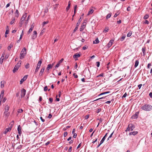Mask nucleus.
Here are the masks:
<instances>
[{"instance_id":"nucleus-1","label":"nucleus","mask_w":152,"mask_h":152,"mask_svg":"<svg viewBox=\"0 0 152 152\" xmlns=\"http://www.w3.org/2000/svg\"><path fill=\"white\" fill-rule=\"evenodd\" d=\"M142 110L146 111H150L152 109V106L150 104H145L142 107Z\"/></svg>"},{"instance_id":"nucleus-2","label":"nucleus","mask_w":152,"mask_h":152,"mask_svg":"<svg viewBox=\"0 0 152 152\" xmlns=\"http://www.w3.org/2000/svg\"><path fill=\"white\" fill-rule=\"evenodd\" d=\"M26 49L24 48L20 52V58L21 59H23L25 56L26 54Z\"/></svg>"},{"instance_id":"nucleus-3","label":"nucleus","mask_w":152,"mask_h":152,"mask_svg":"<svg viewBox=\"0 0 152 152\" xmlns=\"http://www.w3.org/2000/svg\"><path fill=\"white\" fill-rule=\"evenodd\" d=\"M21 63V61H19L17 64L15 66L12 70L14 73L16 72V71L18 69V68L20 66Z\"/></svg>"},{"instance_id":"nucleus-4","label":"nucleus","mask_w":152,"mask_h":152,"mask_svg":"<svg viewBox=\"0 0 152 152\" xmlns=\"http://www.w3.org/2000/svg\"><path fill=\"white\" fill-rule=\"evenodd\" d=\"M84 72L85 77L88 79L90 78L91 73L89 69H88V70L85 69Z\"/></svg>"},{"instance_id":"nucleus-5","label":"nucleus","mask_w":152,"mask_h":152,"mask_svg":"<svg viewBox=\"0 0 152 152\" xmlns=\"http://www.w3.org/2000/svg\"><path fill=\"white\" fill-rule=\"evenodd\" d=\"M135 128V126L132 124H129L128 125V127L127 128L126 130L125 131H132Z\"/></svg>"},{"instance_id":"nucleus-6","label":"nucleus","mask_w":152,"mask_h":152,"mask_svg":"<svg viewBox=\"0 0 152 152\" xmlns=\"http://www.w3.org/2000/svg\"><path fill=\"white\" fill-rule=\"evenodd\" d=\"M81 18H80L79 20L77 23V24L76 26V27L73 30V33H75V31L77 29L79 25L80 24V22L81 21V20H80Z\"/></svg>"},{"instance_id":"nucleus-7","label":"nucleus","mask_w":152,"mask_h":152,"mask_svg":"<svg viewBox=\"0 0 152 152\" xmlns=\"http://www.w3.org/2000/svg\"><path fill=\"white\" fill-rule=\"evenodd\" d=\"M28 75H26L23 78H22L20 80V84H21L23 83V82L24 81L26 80V79H27Z\"/></svg>"},{"instance_id":"nucleus-8","label":"nucleus","mask_w":152,"mask_h":152,"mask_svg":"<svg viewBox=\"0 0 152 152\" xmlns=\"http://www.w3.org/2000/svg\"><path fill=\"white\" fill-rule=\"evenodd\" d=\"M26 91L24 89H23L21 91V97L22 98L23 97H24L26 95Z\"/></svg>"},{"instance_id":"nucleus-9","label":"nucleus","mask_w":152,"mask_h":152,"mask_svg":"<svg viewBox=\"0 0 152 152\" xmlns=\"http://www.w3.org/2000/svg\"><path fill=\"white\" fill-rule=\"evenodd\" d=\"M64 59L63 58L61 59L58 63L55 66L56 68H57L58 67L60 64L62 62V61H64Z\"/></svg>"},{"instance_id":"nucleus-10","label":"nucleus","mask_w":152,"mask_h":152,"mask_svg":"<svg viewBox=\"0 0 152 152\" xmlns=\"http://www.w3.org/2000/svg\"><path fill=\"white\" fill-rule=\"evenodd\" d=\"M113 40H111L108 43L107 45V47H108V48H110L111 46V45L113 44Z\"/></svg>"},{"instance_id":"nucleus-11","label":"nucleus","mask_w":152,"mask_h":152,"mask_svg":"<svg viewBox=\"0 0 152 152\" xmlns=\"http://www.w3.org/2000/svg\"><path fill=\"white\" fill-rule=\"evenodd\" d=\"M80 53H77L73 55V57L74 58H78L80 57Z\"/></svg>"},{"instance_id":"nucleus-12","label":"nucleus","mask_w":152,"mask_h":152,"mask_svg":"<svg viewBox=\"0 0 152 152\" xmlns=\"http://www.w3.org/2000/svg\"><path fill=\"white\" fill-rule=\"evenodd\" d=\"M5 111L4 112V114L7 113H7L8 111L9 110V107L8 105H7L5 107Z\"/></svg>"},{"instance_id":"nucleus-13","label":"nucleus","mask_w":152,"mask_h":152,"mask_svg":"<svg viewBox=\"0 0 152 152\" xmlns=\"http://www.w3.org/2000/svg\"><path fill=\"white\" fill-rule=\"evenodd\" d=\"M45 69V67L42 68L40 70L39 74V75H40L41 76H42L43 74V72H44Z\"/></svg>"},{"instance_id":"nucleus-14","label":"nucleus","mask_w":152,"mask_h":152,"mask_svg":"<svg viewBox=\"0 0 152 152\" xmlns=\"http://www.w3.org/2000/svg\"><path fill=\"white\" fill-rule=\"evenodd\" d=\"M18 133L20 135L22 133L21 131V127L19 125L18 126Z\"/></svg>"},{"instance_id":"nucleus-15","label":"nucleus","mask_w":152,"mask_h":152,"mask_svg":"<svg viewBox=\"0 0 152 152\" xmlns=\"http://www.w3.org/2000/svg\"><path fill=\"white\" fill-rule=\"evenodd\" d=\"M37 35V33L36 31H34L33 32V36H32V38L33 39H34L36 38Z\"/></svg>"},{"instance_id":"nucleus-16","label":"nucleus","mask_w":152,"mask_h":152,"mask_svg":"<svg viewBox=\"0 0 152 152\" xmlns=\"http://www.w3.org/2000/svg\"><path fill=\"white\" fill-rule=\"evenodd\" d=\"M4 92L3 90L1 91V93L0 95V99H1V100L3 98L4 95Z\"/></svg>"},{"instance_id":"nucleus-17","label":"nucleus","mask_w":152,"mask_h":152,"mask_svg":"<svg viewBox=\"0 0 152 152\" xmlns=\"http://www.w3.org/2000/svg\"><path fill=\"white\" fill-rule=\"evenodd\" d=\"M52 68V66H51V64H49L48 65L47 67L46 68L47 72L49 73L48 71L50 69H51Z\"/></svg>"},{"instance_id":"nucleus-18","label":"nucleus","mask_w":152,"mask_h":152,"mask_svg":"<svg viewBox=\"0 0 152 152\" xmlns=\"http://www.w3.org/2000/svg\"><path fill=\"white\" fill-rule=\"evenodd\" d=\"M137 133H138V132L137 131H134V132L129 133V135H135L137 134Z\"/></svg>"},{"instance_id":"nucleus-19","label":"nucleus","mask_w":152,"mask_h":152,"mask_svg":"<svg viewBox=\"0 0 152 152\" xmlns=\"http://www.w3.org/2000/svg\"><path fill=\"white\" fill-rule=\"evenodd\" d=\"M6 83V82L4 81H2L1 82V88H3L4 86V85Z\"/></svg>"},{"instance_id":"nucleus-20","label":"nucleus","mask_w":152,"mask_h":152,"mask_svg":"<svg viewBox=\"0 0 152 152\" xmlns=\"http://www.w3.org/2000/svg\"><path fill=\"white\" fill-rule=\"evenodd\" d=\"M145 50H146V48H145V47H143L142 48V50L143 53V56H145Z\"/></svg>"},{"instance_id":"nucleus-21","label":"nucleus","mask_w":152,"mask_h":152,"mask_svg":"<svg viewBox=\"0 0 152 152\" xmlns=\"http://www.w3.org/2000/svg\"><path fill=\"white\" fill-rule=\"evenodd\" d=\"M27 17L26 14L24 15L21 18L20 20L23 21Z\"/></svg>"},{"instance_id":"nucleus-22","label":"nucleus","mask_w":152,"mask_h":152,"mask_svg":"<svg viewBox=\"0 0 152 152\" xmlns=\"http://www.w3.org/2000/svg\"><path fill=\"white\" fill-rule=\"evenodd\" d=\"M11 130V128L10 127H9V128H7L5 129V131L4 132V133L6 134L8 132L10 131Z\"/></svg>"},{"instance_id":"nucleus-23","label":"nucleus","mask_w":152,"mask_h":152,"mask_svg":"<svg viewBox=\"0 0 152 152\" xmlns=\"http://www.w3.org/2000/svg\"><path fill=\"white\" fill-rule=\"evenodd\" d=\"M138 117V115H134L131 117V118L132 119H136Z\"/></svg>"},{"instance_id":"nucleus-24","label":"nucleus","mask_w":152,"mask_h":152,"mask_svg":"<svg viewBox=\"0 0 152 152\" xmlns=\"http://www.w3.org/2000/svg\"><path fill=\"white\" fill-rule=\"evenodd\" d=\"M42 59H41L40 60L38 61L37 65H39L41 66V64L42 63Z\"/></svg>"},{"instance_id":"nucleus-25","label":"nucleus","mask_w":152,"mask_h":152,"mask_svg":"<svg viewBox=\"0 0 152 152\" xmlns=\"http://www.w3.org/2000/svg\"><path fill=\"white\" fill-rule=\"evenodd\" d=\"M99 42V41L98 39V38H97L96 39V40L93 41V43L94 44H97Z\"/></svg>"},{"instance_id":"nucleus-26","label":"nucleus","mask_w":152,"mask_h":152,"mask_svg":"<svg viewBox=\"0 0 152 152\" xmlns=\"http://www.w3.org/2000/svg\"><path fill=\"white\" fill-rule=\"evenodd\" d=\"M19 16V12L18 10H16L15 13V16L16 17H18Z\"/></svg>"},{"instance_id":"nucleus-27","label":"nucleus","mask_w":152,"mask_h":152,"mask_svg":"<svg viewBox=\"0 0 152 152\" xmlns=\"http://www.w3.org/2000/svg\"><path fill=\"white\" fill-rule=\"evenodd\" d=\"M13 45L12 44H10V45L7 47L8 50H10L11 48H12L13 47Z\"/></svg>"},{"instance_id":"nucleus-28","label":"nucleus","mask_w":152,"mask_h":152,"mask_svg":"<svg viewBox=\"0 0 152 152\" xmlns=\"http://www.w3.org/2000/svg\"><path fill=\"white\" fill-rule=\"evenodd\" d=\"M120 13V12H119V11H118L116 13H115L114 15V18H115Z\"/></svg>"},{"instance_id":"nucleus-29","label":"nucleus","mask_w":152,"mask_h":152,"mask_svg":"<svg viewBox=\"0 0 152 152\" xmlns=\"http://www.w3.org/2000/svg\"><path fill=\"white\" fill-rule=\"evenodd\" d=\"M139 61L138 60H136L135 61V64L134 65L135 67H136L139 64Z\"/></svg>"},{"instance_id":"nucleus-30","label":"nucleus","mask_w":152,"mask_h":152,"mask_svg":"<svg viewBox=\"0 0 152 152\" xmlns=\"http://www.w3.org/2000/svg\"><path fill=\"white\" fill-rule=\"evenodd\" d=\"M110 91H107V92H103L102 93H101L99 95V96H100V95H103L105 94H109V93H110Z\"/></svg>"},{"instance_id":"nucleus-31","label":"nucleus","mask_w":152,"mask_h":152,"mask_svg":"<svg viewBox=\"0 0 152 152\" xmlns=\"http://www.w3.org/2000/svg\"><path fill=\"white\" fill-rule=\"evenodd\" d=\"M70 1H69L68 2V6L66 8V11H68L69 10V9L70 8Z\"/></svg>"},{"instance_id":"nucleus-32","label":"nucleus","mask_w":152,"mask_h":152,"mask_svg":"<svg viewBox=\"0 0 152 152\" xmlns=\"http://www.w3.org/2000/svg\"><path fill=\"white\" fill-rule=\"evenodd\" d=\"M14 124V121H12L10 124V127L11 128H12V127L13 126Z\"/></svg>"},{"instance_id":"nucleus-33","label":"nucleus","mask_w":152,"mask_h":152,"mask_svg":"<svg viewBox=\"0 0 152 152\" xmlns=\"http://www.w3.org/2000/svg\"><path fill=\"white\" fill-rule=\"evenodd\" d=\"M111 16V13H109L106 16V19H108L109 18H110Z\"/></svg>"},{"instance_id":"nucleus-34","label":"nucleus","mask_w":152,"mask_h":152,"mask_svg":"<svg viewBox=\"0 0 152 152\" xmlns=\"http://www.w3.org/2000/svg\"><path fill=\"white\" fill-rule=\"evenodd\" d=\"M126 37V36L125 35H123L121 38L120 40L121 41H122L124 40Z\"/></svg>"},{"instance_id":"nucleus-35","label":"nucleus","mask_w":152,"mask_h":152,"mask_svg":"<svg viewBox=\"0 0 152 152\" xmlns=\"http://www.w3.org/2000/svg\"><path fill=\"white\" fill-rule=\"evenodd\" d=\"M94 12V10H91L88 13V15H89L91 14H92L93 12Z\"/></svg>"},{"instance_id":"nucleus-36","label":"nucleus","mask_w":152,"mask_h":152,"mask_svg":"<svg viewBox=\"0 0 152 152\" xmlns=\"http://www.w3.org/2000/svg\"><path fill=\"white\" fill-rule=\"evenodd\" d=\"M15 18H12V20L10 22V24H12L15 22Z\"/></svg>"},{"instance_id":"nucleus-37","label":"nucleus","mask_w":152,"mask_h":152,"mask_svg":"<svg viewBox=\"0 0 152 152\" xmlns=\"http://www.w3.org/2000/svg\"><path fill=\"white\" fill-rule=\"evenodd\" d=\"M9 33V30L7 29L4 35V36L5 37H7V34H8Z\"/></svg>"},{"instance_id":"nucleus-38","label":"nucleus","mask_w":152,"mask_h":152,"mask_svg":"<svg viewBox=\"0 0 152 152\" xmlns=\"http://www.w3.org/2000/svg\"><path fill=\"white\" fill-rule=\"evenodd\" d=\"M84 25L83 24V25H82L81 26V28H80V31H82L84 29Z\"/></svg>"},{"instance_id":"nucleus-39","label":"nucleus","mask_w":152,"mask_h":152,"mask_svg":"<svg viewBox=\"0 0 152 152\" xmlns=\"http://www.w3.org/2000/svg\"><path fill=\"white\" fill-rule=\"evenodd\" d=\"M105 138H104V137H103L102 139V140L100 141V144H102L103 142H104V140H105Z\"/></svg>"},{"instance_id":"nucleus-40","label":"nucleus","mask_w":152,"mask_h":152,"mask_svg":"<svg viewBox=\"0 0 152 152\" xmlns=\"http://www.w3.org/2000/svg\"><path fill=\"white\" fill-rule=\"evenodd\" d=\"M23 110L22 109H18L17 111L18 113H21L23 112Z\"/></svg>"},{"instance_id":"nucleus-41","label":"nucleus","mask_w":152,"mask_h":152,"mask_svg":"<svg viewBox=\"0 0 152 152\" xmlns=\"http://www.w3.org/2000/svg\"><path fill=\"white\" fill-rule=\"evenodd\" d=\"M148 15L147 14H146L145 15L144 17V19H146L148 18Z\"/></svg>"},{"instance_id":"nucleus-42","label":"nucleus","mask_w":152,"mask_h":152,"mask_svg":"<svg viewBox=\"0 0 152 152\" xmlns=\"http://www.w3.org/2000/svg\"><path fill=\"white\" fill-rule=\"evenodd\" d=\"M114 101V99H113H113H112L111 100V101H107V102H105V103H107V104H110V103L111 102V101Z\"/></svg>"},{"instance_id":"nucleus-43","label":"nucleus","mask_w":152,"mask_h":152,"mask_svg":"<svg viewBox=\"0 0 152 152\" xmlns=\"http://www.w3.org/2000/svg\"><path fill=\"white\" fill-rule=\"evenodd\" d=\"M132 34V33L131 32H129L127 34V36L128 37H130Z\"/></svg>"},{"instance_id":"nucleus-44","label":"nucleus","mask_w":152,"mask_h":152,"mask_svg":"<svg viewBox=\"0 0 152 152\" xmlns=\"http://www.w3.org/2000/svg\"><path fill=\"white\" fill-rule=\"evenodd\" d=\"M48 23V21H44L43 22L42 24L43 26H44L45 24H46Z\"/></svg>"},{"instance_id":"nucleus-45","label":"nucleus","mask_w":152,"mask_h":152,"mask_svg":"<svg viewBox=\"0 0 152 152\" xmlns=\"http://www.w3.org/2000/svg\"><path fill=\"white\" fill-rule=\"evenodd\" d=\"M23 23V21H22L21 20H20V24L19 25L20 27H22Z\"/></svg>"},{"instance_id":"nucleus-46","label":"nucleus","mask_w":152,"mask_h":152,"mask_svg":"<svg viewBox=\"0 0 152 152\" xmlns=\"http://www.w3.org/2000/svg\"><path fill=\"white\" fill-rule=\"evenodd\" d=\"M96 66L97 67H99L100 66V62L99 61L96 62Z\"/></svg>"},{"instance_id":"nucleus-47","label":"nucleus","mask_w":152,"mask_h":152,"mask_svg":"<svg viewBox=\"0 0 152 152\" xmlns=\"http://www.w3.org/2000/svg\"><path fill=\"white\" fill-rule=\"evenodd\" d=\"M29 64L28 63L25 66V67L26 69H28L29 67Z\"/></svg>"},{"instance_id":"nucleus-48","label":"nucleus","mask_w":152,"mask_h":152,"mask_svg":"<svg viewBox=\"0 0 152 152\" xmlns=\"http://www.w3.org/2000/svg\"><path fill=\"white\" fill-rule=\"evenodd\" d=\"M73 75L75 78H77L78 77V76L75 73L73 74Z\"/></svg>"},{"instance_id":"nucleus-49","label":"nucleus","mask_w":152,"mask_h":152,"mask_svg":"<svg viewBox=\"0 0 152 152\" xmlns=\"http://www.w3.org/2000/svg\"><path fill=\"white\" fill-rule=\"evenodd\" d=\"M32 29H31L30 28L29 29V31H28L27 33L28 34H29L32 31Z\"/></svg>"},{"instance_id":"nucleus-50","label":"nucleus","mask_w":152,"mask_h":152,"mask_svg":"<svg viewBox=\"0 0 152 152\" xmlns=\"http://www.w3.org/2000/svg\"><path fill=\"white\" fill-rule=\"evenodd\" d=\"M3 60H4L3 58H1L0 60V63L1 64L3 62Z\"/></svg>"},{"instance_id":"nucleus-51","label":"nucleus","mask_w":152,"mask_h":152,"mask_svg":"<svg viewBox=\"0 0 152 152\" xmlns=\"http://www.w3.org/2000/svg\"><path fill=\"white\" fill-rule=\"evenodd\" d=\"M9 55L8 54H6L5 56V57H4V59L5 60H6L7 59V58H8L9 56Z\"/></svg>"},{"instance_id":"nucleus-52","label":"nucleus","mask_w":152,"mask_h":152,"mask_svg":"<svg viewBox=\"0 0 152 152\" xmlns=\"http://www.w3.org/2000/svg\"><path fill=\"white\" fill-rule=\"evenodd\" d=\"M49 101L50 102V103H51L53 101V99L52 98H49Z\"/></svg>"},{"instance_id":"nucleus-53","label":"nucleus","mask_w":152,"mask_h":152,"mask_svg":"<svg viewBox=\"0 0 152 152\" xmlns=\"http://www.w3.org/2000/svg\"><path fill=\"white\" fill-rule=\"evenodd\" d=\"M34 27V23H33L31 26L30 28L32 29V30Z\"/></svg>"},{"instance_id":"nucleus-54","label":"nucleus","mask_w":152,"mask_h":152,"mask_svg":"<svg viewBox=\"0 0 152 152\" xmlns=\"http://www.w3.org/2000/svg\"><path fill=\"white\" fill-rule=\"evenodd\" d=\"M108 28H106L104 31V32L106 33L108 31Z\"/></svg>"},{"instance_id":"nucleus-55","label":"nucleus","mask_w":152,"mask_h":152,"mask_svg":"<svg viewBox=\"0 0 152 152\" xmlns=\"http://www.w3.org/2000/svg\"><path fill=\"white\" fill-rule=\"evenodd\" d=\"M48 89V87L47 86H45L44 88V91H46Z\"/></svg>"},{"instance_id":"nucleus-56","label":"nucleus","mask_w":152,"mask_h":152,"mask_svg":"<svg viewBox=\"0 0 152 152\" xmlns=\"http://www.w3.org/2000/svg\"><path fill=\"white\" fill-rule=\"evenodd\" d=\"M101 110V108H99L98 109V110L96 111V113H99Z\"/></svg>"},{"instance_id":"nucleus-57","label":"nucleus","mask_w":152,"mask_h":152,"mask_svg":"<svg viewBox=\"0 0 152 152\" xmlns=\"http://www.w3.org/2000/svg\"><path fill=\"white\" fill-rule=\"evenodd\" d=\"M87 48H88L87 46L85 45L83 47V50H85Z\"/></svg>"},{"instance_id":"nucleus-58","label":"nucleus","mask_w":152,"mask_h":152,"mask_svg":"<svg viewBox=\"0 0 152 152\" xmlns=\"http://www.w3.org/2000/svg\"><path fill=\"white\" fill-rule=\"evenodd\" d=\"M72 147H70L69 149V152H71L72 151Z\"/></svg>"},{"instance_id":"nucleus-59","label":"nucleus","mask_w":152,"mask_h":152,"mask_svg":"<svg viewBox=\"0 0 152 152\" xmlns=\"http://www.w3.org/2000/svg\"><path fill=\"white\" fill-rule=\"evenodd\" d=\"M127 95L126 93H125L122 96V98H125Z\"/></svg>"},{"instance_id":"nucleus-60","label":"nucleus","mask_w":152,"mask_h":152,"mask_svg":"<svg viewBox=\"0 0 152 152\" xmlns=\"http://www.w3.org/2000/svg\"><path fill=\"white\" fill-rule=\"evenodd\" d=\"M151 66V63H149L148 64V65H147V68H149V67H150V66Z\"/></svg>"},{"instance_id":"nucleus-61","label":"nucleus","mask_w":152,"mask_h":152,"mask_svg":"<svg viewBox=\"0 0 152 152\" xmlns=\"http://www.w3.org/2000/svg\"><path fill=\"white\" fill-rule=\"evenodd\" d=\"M42 97L41 96H39V101L40 102H41L42 100Z\"/></svg>"},{"instance_id":"nucleus-62","label":"nucleus","mask_w":152,"mask_h":152,"mask_svg":"<svg viewBox=\"0 0 152 152\" xmlns=\"http://www.w3.org/2000/svg\"><path fill=\"white\" fill-rule=\"evenodd\" d=\"M89 117V115H86L85 117V119H88Z\"/></svg>"},{"instance_id":"nucleus-63","label":"nucleus","mask_w":152,"mask_h":152,"mask_svg":"<svg viewBox=\"0 0 152 152\" xmlns=\"http://www.w3.org/2000/svg\"><path fill=\"white\" fill-rule=\"evenodd\" d=\"M67 135V132H65L64 133V137H66Z\"/></svg>"},{"instance_id":"nucleus-64","label":"nucleus","mask_w":152,"mask_h":152,"mask_svg":"<svg viewBox=\"0 0 152 152\" xmlns=\"http://www.w3.org/2000/svg\"><path fill=\"white\" fill-rule=\"evenodd\" d=\"M149 96L151 98H152V92H151L150 93Z\"/></svg>"}]
</instances>
